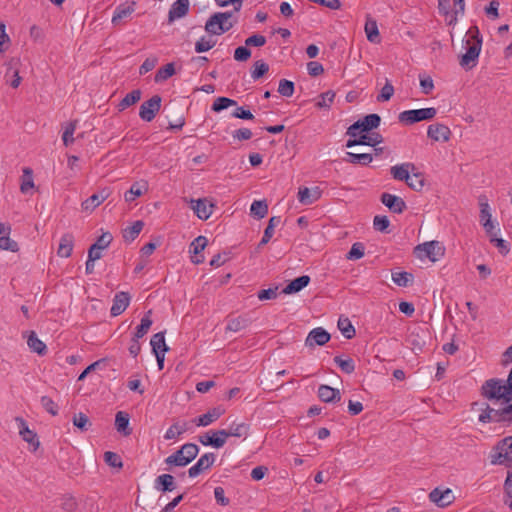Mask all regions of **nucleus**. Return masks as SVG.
<instances>
[{"label":"nucleus","mask_w":512,"mask_h":512,"mask_svg":"<svg viewBox=\"0 0 512 512\" xmlns=\"http://www.w3.org/2000/svg\"><path fill=\"white\" fill-rule=\"evenodd\" d=\"M240 8L241 4L238 3L231 11L212 14L205 23V31L211 35H221L229 31L238 21L236 13Z\"/></svg>","instance_id":"nucleus-1"},{"label":"nucleus","mask_w":512,"mask_h":512,"mask_svg":"<svg viewBox=\"0 0 512 512\" xmlns=\"http://www.w3.org/2000/svg\"><path fill=\"white\" fill-rule=\"evenodd\" d=\"M466 36V52L461 56L460 65L465 69H472L476 66L481 51L482 36L477 26H471Z\"/></svg>","instance_id":"nucleus-2"},{"label":"nucleus","mask_w":512,"mask_h":512,"mask_svg":"<svg viewBox=\"0 0 512 512\" xmlns=\"http://www.w3.org/2000/svg\"><path fill=\"white\" fill-rule=\"evenodd\" d=\"M507 383L502 379L491 378L486 380L481 387V395L488 399L500 402L506 406L512 401V393L507 394Z\"/></svg>","instance_id":"nucleus-3"},{"label":"nucleus","mask_w":512,"mask_h":512,"mask_svg":"<svg viewBox=\"0 0 512 512\" xmlns=\"http://www.w3.org/2000/svg\"><path fill=\"white\" fill-rule=\"evenodd\" d=\"M479 421L483 423H512V401L508 405L498 409L492 408L486 404V407L479 415Z\"/></svg>","instance_id":"nucleus-4"},{"label":"nucleus","mask_w":512,"mask_h":512,"mask_svg":"<svg viewBox=\"0 0 512 512\" xmlns=\"http://www.w3.org/2000/svg\"><path fill=\"white\" fill-rule=\"evenodd\" d=\"M437 114V109L434 107L421 108L415 110H406L399 114L398 119L405 125H412L414 123L431 120Z\"/></svg>","instance_id":"nucleus-5"},{"label":"nucleus","mask_w":512,"mask_h":512,"mask_svg":"<svg viewBox=\"0 0 512 512\" xmlns=\"http://www.w3.org/2000/svg\"><path fill=\"white\" fill-rule=\"evenodd\" d=\"M380 122L381 117L378 114H369L349 126L346 134L350 137H358L362 132H369L376 129L380 125Z\"/></svg>","instance_id":"nucleus-6"},{"label":"nucleus","mask_w":512,"mask_h":512,"mask_svg":"<svg viewBox=\"0 0 512 512\" xmlns=\"http://www.w3.org/2000/svg\"><path fill=\"white\" fill-rule=\"evenodd\" d=\"M415 252L419 258L426 257L435 262L444 255V248L438 241H429L416 246Z\"/></svg>","instance_id":"nucleus-7"},{"label":"nucleus","mask_w":512,"mask_h":512,"mask_svg":"<svg viewBox=\"0 0 512 512\" xmlns=\"http://www.w3.org/2000/svg\"><path fill=\"white\" fill-rule=\"evenodd\" d=\"M161 101L159 95H154L149 100L144 101L139 109L140 118L143 121L151 122L161 108Z\"/></svg>","instance_id":"nucleus-8"},{"label":"nucleus","mask_w":512,"mask_h":512,"mask_svg":"<svg viewBox=\"0 0 512 512\" xmlns=\"http://www.w3.org/2000/svg\"><path fill=\"white\" fill-rule=\"evenodd\" d=\"M227 434L223 430H210L199 436V442L204 446L219 448L226 442Z\"/></svg>","instance_id":"nucleus-9"},{"label":"nucleus","mask_w":512,"mask_h":512,"mask_svg":"<svg viewBox=\"0 0 512 512\" xmlns=\"http://www.w3.org/2000/svg\"><path fill=\"white\" fill-rule=\"evenodd\" d=\"M185 450H176V452L169 457L166 458L165 462L168 465L175 466H186L192 460H194L199 452V450H186V455H184Z\"/></svg>","instance_id":"nucleus-10"},{"label":"nucleus","mask_w":512,"mask_h":512,"mask_svg":"<svg viewBox=\"0 0 512 512\" xmlns=\"http://www.w3.org/2000/svg\"><path fill=\"white\" fill-rule=\"evenodd\" d=\"M136 2L129 1L123 4L118 5L115 8L113 17L111 19V23L114 26L121 25L122 21L129 18L132 13L135 11Z\"/></svg>","instance_id":"nucleus-11"},{"label":"nucleus","mask_w":512,"mask_h":512,"mask_svg":"<svg viewBox=\"0 0 512 512\" xmlns=\"http://www.w3.org/2000/svg\"><path fill=\"white\" fill-rule=\"evenodd\" d=\"M429 499L439 507H446L454 501L455 497L449 488L445 490L435 488L430 492Z\"/></svg>","instance_id":"nucleus-12"},{"label":"nucleus","mask_w":512,"mask_h":512,"mask_svg":"<svg viewBox=\"0 0 512 512\" xmlns=\"http://www.w3.org/2000/svg\"><path fill=\"white\" fill-rule=\"evenodd\" d=\"M330 338V334L325 329L321 327L314 328L309 332L305 340V345L307 347H315L316 345L323 346Z\"/></svg>","instance_id":"nucleus-13"},{"label":"nucleus","mask_w":512,"mask_h":512,"mask_svg":"<svg viewBox=\"0 0 512 512\" xmlns=\"http://www.w3.org/2000/svg\"><path fill=\"white\" fill-rule=\"evenodd\" d=\"M427 136L433 141L447 142L451 136V130L444 124H432L428 126Z\"/></svg>","instance_id":"nucleus-14"},{"label":"nucleus","mask_w":512,"mask_h":512,"mask_svg":"<svg viewBox=\"0 0 512 512\" xmlns=\"http://www.w3.org/2000/svg\"><path fill=\"white\" fill-rule=\"evenodd\" d=\"M131 297L128 292H118L115 294L113 298V304L110 309V313L112 316L116 317L122 314L126 308L129 306Z\"/></svg>","instance_id":"nucleus-15"},{"label":"nucleus","mask_w":512,"mask_h":512,"mask_svg":"<svg viewBox=\"0 0 512 512\" xmlns=\"http://www.w3.org/2000/svg\"><path fill=\"white\" fill-rule=\"evenodd\" d=\"M381 202L392 212L400 214L406 209L405 201L396 195L383 193Z\"/></svg>","instance_id":"nucleus-16"},{"label":"nucleus","mask_w":512,"mask_h":512,"mask_svg":"<svg viewBox=\"0 0 512 512\" xmlns=\"http://www.w3.org/2000/svg\"><path fill=\"white\" fill-rule=\"evenodd\" d=\"M190 204L198 218L207 220L211 216L214 205L208 202L207 199H191Z\"/></svg>","instance_id":"nucleus-17"},{"label":"nucleus","mask_w":512,"mask_h":512,"mask_svg":"<svg viewBox=\"0 0 512 512\" xmlns=\"http://www.w3.org/2000/svg\"><path fill=\"white\" fill-rule=\"evenodd\" d=\"M110 195L108 188H103L97 193H94L85 201L82 202V209L85 211H93L101 203H103Z\"/></svg>","instance_id":"nucleus-18"},{"label":"nucleus","mask_w":512,"mask_h":512,"mask_svg":"<svg viewBox=\"0 0 512 512\" xmlns=\"http://www.w3.org/2000/svg\"><path fill=\"white\" fill-rule=\"evenodd\" d=\"M189 0H176L172 5L168 13L169 23L174 22L187 15L189 11Z\"/></svg>","instance_id":"nucleus-19"},{"label":"nucleus","mask_w":512,"mask_h":512,"mask_svg":"<svg viewBox=\"0 0 512 512\" xmlns=\"http://www.w3.org/2000/svg\"><path fill=\"white\" fill-rule=\"evenodd\" d=\"M415 170V165L413 163L407 162L392 166L390 173L395 180L404 181L406 183L409 180L410 173Z\"/></svg>","instance_id":"nucleus-20"},{"label":"nucleus","mask_w":512,"mask_h":512,"mask_svg":"<svg viewBox=\"0 0 512 512\" xmlns=\"http://www.w3.org/2000/svg\"><path fill=\"white\" fill-rule=\"evenodd\" d=\"M317 394L319 399L325 403H337L341 400L340 391L328 385H320Z\"/></svg>","instance_id":"nucleus-21"},{"label":"nucleus","mask_w":512,"mask_h":512,"mask_svg":"<svg viewBox=\"0 0 512 512\" xmlns=\"http://www.w3.org/2000/svg\"><path fill=\"white\" fill-rule=\"evenodd\" d=\"M224 413V409L221 407H215L209 410L208 412L200 415L199 417L195 418L193 420V423L196 426H208L217 419L220 418V416Z\"/></svg>","instance_id":"nucleus-22"},{"label":"nucleus","mask_w":512,"mask_h":512,"mask_svg":"<svg viewBox=\"0 0 512 512\" xmlns=\"http://www.w3.org/2000/svg\"><path fill=\"white\" fill-rule=\"evenodd\" d=\"M321 197V191L318 187L309 189L307 187L300 188L298 191V200L303 205H310Z\"/></svg>","instance_id":"nucleus-23"},{"label":"nucleus","mask_w":512,"mask_h":512,"mask_svg":"<svg viewBox=\"0 0 512 512\" xmlns=\"http://www.w3.org/2000/svg\"><path fill=\"white\" fill-rule=\"evenodd\" d=\"M74 247V236L71 233L64 234L59 242L57 255L62 258L71 256Z\"/></svg>","instance_id":"nucleus-24"},{"label":"nucleus","mask_w":512,"mask_h":512,"mask_svg":"<svg viewBox=\"0 0 512 512\" xmlns=\"http://www.w3.org/2000/svg\"><path fill=\"white\" fill-rule=\"evenodd\" d=\"M207 242L205 236H198L193 240L190 245V252L194 254V256L191 257L193 263L200 264L204 261V257L202 255L198 257V254L205 249Z\"/></svg>","instance_id":"nucleus-25"},{"label":"nucleus","mask_w":512,"mask_h":512,"mask_svg":"<svg viewBox=\"0 0 512 512\" xmlns=\"http://www.w3.org/2000/svg\"><path fill=\"white\" fill-rule=\"evenodd\" d=\"M16 423L19 430V434L22 436V438L29 444L35 446V448H38L39 442L37 440V435L28 428L24 419L16 418Z\"/></svg>","instance_id":"nucleus-26"},{"label":"nucleus","mask_w":512,"mask_h":512,"mask_svg":"<svg viewBox=\"0 0 512 512\" xmlns=\"http://www.w3.org/2000/svg\"><path fill=\"white\" fill-rule=\"evenodd\" d=\"M250 319L246 316L232 317L227 320L226 331L240 332L246 329L250 324Z\"/></svg>","instance_id":"nucleus-27"},{"label":"nucleus","mask_w":512,"mask_h":512,"mask_svg":"<svg viewBox=\"0 0 512 512\" xmlns=\"http://www.w3.org/2000/svg\"><path fill=\"white\" fill-rule=\"evenodd\" d=\"M310 283V277L308 275H302L292 280L284 289V294H293L301 291L303 288L308 286Z\"/></svg>","instance_id":"nucleus-28"},{"label":"nucleus","mask_w":512,"mask_h":512,"mask_svg":"<svg viewBox=\"0 0 512 512\" xmlns=\"http://www.w3.org/2000/svg\"><path fill=\"white\" fill-rule=\"evenodd\" d=\"M148 185L147 182H135L130 189L125 193L124 198L127 202L134 201L137 197L141 196L143 193L147 192Z\"/></svg>","instance_id":"nucleus-29"},{"label":"nucleus","mask_w":512,"mask_h":512,"mask_svg":"<svg viewBox=\"0 0 512 512\" xmlns=\"http://www.w3.org/2000/svg\"><path fill=\"white\" fill-rule=\"evenodd\" d=\"M155 488L162 492H170L175 489L174 477L170 474H162L155 479Z\"/></svg>","instance_id":"nucleus-30"},{"label":"nucleus","mask_w":512,"mask_h":512,"mask_svg":"<svg viewBox=\"0 0 512 512\" xmlns=\"http://www.w3.org/2000/svg\"><path fill=\"white\" fill-rule=\"evenodd\" d=\"M144 227V223L141 220L135 221L131 226L126 227L122 234L126 242H132L135 240Z\"/></svg>","instance_id":"nucleus-31"},{"label":"nucleus","mask_w":512,"mask_h":512,"mask_svg":"<svg viewBox=\"0 0 512 512\" xmlns=\"http://www.w3.org/2000/svg\"><path fill=\"white\" fill-rule=\"evenodd\" d=\"M344 160L351 164H360V165L366 166L372 162L373 157L369 153L357 154V153L347 152Z\"/></svg>","instance_id":"nucleus-32"},{"label":"nucleus","mask_w":512,"mask_h":512,"mask_svg":"<svg viewBox=\"0 0 512 512\" xmlns=\"http://www.w3.org/2000/svg\"><path fill=\"white\" fill-rule=\"evenodd\" d=\"M490 462L493 465H504L509 467L512 462V450H501L490 456Z\"/></svg>","instance_id":"nucleus-33"},{"label":"nucleus","mask_w":512,"mask_h":512,"mask_svg":"<svg viewBox=\"0 0 512 512\" xmlns=\"http://www.w3.org/2000/svg\"><path fill=\"white\" fill-rule=\"evenodd\" d=\"M27 345L33 352H36L39 355L45 354L47 349L45 343L37 337V334L34 331L29 332Z\"/></svg>","instance_id":"nucleus-34"},{"label":"nucleus","mask_w":512,"mask_h":512,"mask_svg":"<svg viewBox=\"0 0 512 512\" xmlns=\"http://www.w3.org/2000/svg\"><path fill=\"white\" fill-rule=\"evenodd\" d=\"M281 223L280 216H273L270 218L267 227L264 230V235L259 243V246L266 245L274 235V229Z\"/></svg>","instance_id":"nucleus-35"},{"label":"nucleus","mask_w":512,"mask_h":512,"mask_svg":"<svg viewBox=\"0 0 512 512\" xmlns=\"http://www.w3.org/2000/svg\"><path fill=\"white\" fill-rule=\"evenodd\" d=\"M141 91L139 89L128 93L117 105L119 111H124L128 107L136 104L141 99Z\"/></svg>","instance_id":"nucleus-36"},{"label":"nucleus","mask_w":512,"mask_h":512,"mask_svg":"<svg viewBox=\"0 0 512 512\" xmlns=\"http://www.w3.org/2000/svg\"><path fill=\"white\" fill-rule=\"evenodd\" d=\"M479 206H480V222L482 223L483 226H487L488 223L490 224V222H492V220H491L492 214H491L490 206L488 204V200L483 195L479 197Z\"/></svg>","instance_id":"nucleus-37"},{"label":"nucleus","mask_w":512,"mask_h":512,"mask_svg":"<svg viewBox=\"0 0 512 512\" xmlns=\"http://www.w3.org/2000/svg\"><path fill=\"white\" fill-rule=\"evenodd\" d=\"M115 426L118 432L129 435V415L123 411L117 412L115 416Z\"/></svg>","instance_id":"nucleus-38"},{"label":"nucleus","mask_w":512,"mask_h":512,"mask_svg":"<svg viewBox=\"0 0 512 512\" xmlns=\"http://www.w3.org/2000/svg\"><path fill=\"white\" fill-rule=\"evenodd\" d=\"M365 32L367 35V39L372 43H379V30L377 26V22L371 18H368L365 23Z\"/></svg>","instance_id":"nucleus-39"},{"label":"nucleus","mask_w":512,"mask_h":512,"mask_svg":"<svg viewBox=\"0 0 512 512\" xmlns=\"http://www.w3.org/2000/svg\"><path fill=\"white\" fill-rule=\"evenodd\" d=\"M151 314H152V311L149 310L144 316L143 318L141 319V323L140 325L137 326L136 328V331L134 333V336L135 338H142L144 335L147 334V332L149 331L151 325H152V319H151Z\"/></svg>","instance_id":"nucleus-40"},{"label":"nucleus","mask_w":512,"mask_h":512,"mask_svg":"<svg viewBox=\"0 0 512 512\" xmlns=\"http://www.w3.org/2000/svg\"><path fill=\"white\" fill-rule=\"evenodd\" d=\"M153 353H159V350L162 352L168 351V346L165 343V333L158 332L154 334L150 341Z\"/></svg>","instance_id":"nucleus-41"},{"label":"nucleus","mask_w":512,"mask_h":512,"mask_svg":"<svg viewBox=\"0 0 512 512\" xmlns=\"http://www.w3.org/2000/svg\"><path fill=\"white\" fill-rule=\"evenodd\" d=\"M103 459L105 463L111 468L120 470L123 467L121 456L111 450H106L103 455Z\"/></svg>","instance_id":"nucleus-42"},{"label":"nucleus","mask_w":512,"mask_h":512,"mask_svg":"<svg viewBox=\"0 0 512 512\" xmlns=\"http://www.w3.org/2000/svg\"><path fill=\"white\" fill-rule=\"evenodd\" d=\"M251 215L258 219L264 218L268 213V205L264 200H255L251 204L250 208Z\"/></svg>","instance_id":"nucleus-43"},{"label":"nucleus","mask_w":512,"mask_h":512,"mask_svg":"<svg viewBox=\"0 0 512 512\" xmlns=\"http://www.w3.org/2000/svg\"><path fill=\"white\" fill-rule=\"evenodd\" d=\"M175 74V67L173 63H168L158 69L155 74V82L160 83L166 81L168 78L172 77Z\"/></svg>","instance_id":"nucleus-44"},{"label":"nucleus","mask_w":512,"mask_h":512,"mask_svg":"<svg viewBox=\"0 0 512 512\" xmlns=\"http://www.w3.org/2000/svg\"><path fill=\"white\" fill-rule=\"evenodd\" d=\"M409 180L406 182V184L413 189L414 191H421L425 185V179L422 173L420 172H411Z\"/></svg>","instance_id":"nucleus-45"},{"label":"nucleus","mask_w":512,"mask_h":512,"mask_svg":"<svg viewBox=\"0 0 512 512\" xmlns=\"http://www.w3.org/2000/svg\"><path fill=\"white\" fill-rule=\"evenodd\" d=\"M338 328L346 339H352L355 336V328L348 318L340 317L338 320Z\"/></svg>","instance_id":"nucleus-46"},{"label":"nucleus","mask_w":512,"mask_h":512,"mask_svg":"<svg viewBox=\"0 0 512 512\" xmlns=\"http://www.w3.org/2000/svg\"><path fill=\"white\" fill-rule=\"evenodd\" d=\"M393 282L400 287H407L413 281V275L408 272H392Z\"/></svg>","instance_id":"nucleus-47"},{"label":"nucleus","mask_w":512,"mask_h":512,"mask_svg":"<svg viewBox=\"0 0 512 512\" xmlns=\"http://www.w3.org/2000/svg\"><path fill=\"white\" fill-rule=\"evenodd\" d=\"M269 71V65L263 60H257L252 67L251 77L253 80H258Z\"/></svg>","instance_id":"nucleus-48"},{"label":"nucleus","mask_w":512,"mask_h":512,"mask_svg":"<svg viewBox=\"0 0 512 512\" xmlns=\"http://www.w3.org/2000/svg\"><path fill=\"white\" fill-rule=\"evenodd\" d=\"M334 362L346 374H351L355 371V363L352 358L343 359L341 356H335Z\"/></svg>","instance_id":"nucleus-49"},{"label":"nucleus","mask_w":512,"mask_h":512,"mask_svg":"<svg viewBox=\"0 0 512 512\" xmlns=\"http://www.w3.org/2000/svg\"><path fill=\"white\" fill-rule=\"evenodd\" d=\"M227 434V438L230 436L234 437H246L248 433V426L244 423L233 424L229 429L224 430Z\"/></svg>","instance_id":"nucleus-50"},{"label":"nucleus","mask_w":512,"mask_h":512,"mask_svg":"<svg viewBox=\"0 0 512 512\" xmlns=\"http://www.w3.org/2000/svg\"><path fill=\"white\" fill-rule=\"evenodd\" d=\"M236 105H237V102L233 99H230L227 97H218L215 99V101L212 105V110L214 112H220L224 109H227L228 107L236 106Z\"/></svg>","instance_id":"nucleus-51"},{"label":"nucleus","mask_w":512,"mask_h":512,"mask_svg":"<svg viewBox=\"0 0 512 512\" xmlns=\"http://www.w3.org/2000/svg\"><path fill=\"white\" fill-rule=\"evenodd\" d=\"M294 83L287 79L279 81L278 92L284 97H291L294 94Z\"/></svg>","instance_id":"nucleus-52"},{"label":"nucleus","mask_w":512,"mask_h":512,"mask_svg":"<svg viewBox=\"0 0 512 512\" xmlns=\"http://www.w3.org/2000/svg\"><path fill=\"white\" fill-rule=\"evenodd\" d=\"M335 97V93L331 90L321 93L319 95V101L316 103L318 108H330Z\"/></svg>","instance_id":"nucleus-53"},{"label":"nucleus","mask_w":512,"mask_h":512,"mask_svg":"<svg viewBox=\"0 0 512 512\" xmlns=\"http://www.w3.org/2000/svg\"><path fill=\"white\" fill-rule=\"evenodd\" d=\"M76 124V121H72L66 126L62 135V140L65 146H69L74 142L73 134L76 130Z\"/></svg>","instance_id":"nucleus-54"},{"label":"nucleus","mask_w":512,"mask_h":512,"mask_svg":"<svg viewBox=\"0 0 512 512\" xmlns=\"http://www.w3.org/2000/svg\"><path fill=\"white\" fill-rule=\"evenodd\" d=\"M23 180L20 186V190L22 193H27L30 189L34 187V182L32 178V171L30 168H25L24 170Z\"/></svg>","instance_id":"nucleus-55"},{"label":"nucleus","mask_w":512,"mask_h":512,"mask_svg":"<svg viewBox=\"0 0 512 512\" xmlns=\"http://www.w3.org/2000/svg\"><path fill=\"white\" fill-rule=\"evenodd\" d=\"M365 247L362 243L356 242L352 245L347 254L348 260H358L364 256Z\"/></svg>","instance_id":"nucleus-56"},{"label":"nucleus","mask_w":512,"mask_h":512,"mask_svg":"<svg viewBox=\"0 0 512 512\" xmlns=\"http://www.w3.org/2000/svg\"><path fill=\"white\" fill-rule=\"evenodd\" d=\"M216 44V41H213L211 39H206V37H201L196 43H195V51L197 53H203L210 49H212Z\"/></svg>","instance_id":"nucleus-57"},{"label":"nucleus","mask_w":512,"mask_h":512,"mask_svg":"<svg viewBox=\"0 0 512 512\" xmlns=\"http://www.w3.org/2000/svg\"><path fill=\"white\" fill-rule=\"evenodd\" d=\"M60 507L68 512L74 511L77 507L75 498L71 495H64L60 499Z\"/></svg>","instance_id":"nucleus-58"},{"label":"nucleus","mask_w":512,"mask_h":512,"mask_svg":"<svg viewBox=\"0 0 512 512\" xmlns=\"http://www.w3.org/2000/svg\"><path fill=\"white\" fill-rule=\"evenodd\" d=\"M42 407L51 415L58 414V405L48 396H42L40 399Z\"/></svg>","instance_id":"nucleus-59"},{"label":"nucleus","mask_w":512,"mask_h":512,"mask_svg":"<svg viewBox=\"0 0 512 512\" xmlns=\"http://www.w3.org/2000/svg\"><path fill=\"white\" fill-rule=\"evenodd\" d=\"M359 136L364 139V142L361 145L374 147L383 142V137L379 133H372L371 135L360 134Z\"/></svg>","instance_id":"nucleus-60"},{"label":"nucleus","mask_w":512,"mask_h":512,"mask_svg":"<svg viewBox=\"0 0 512 512\" xmlns=\"http://www.w3.org/2000/svg\"><path fill=\"white\" fill-rule=\"evenodd\" d=\"M390 225V221L387 216L377 215L374 217L373 226L374 229L380 232H386Z\"/></svg>","instance_id":"nucleus-61"},{"label":"nucleus","mask_w":512,"mask_h":512,"mask_svg":"<svg viewBox=\"0 0 512 512\" xmlns=\"http://www.w3.org/2000/svg\"><path fill=\"white\" fill-rule=\"evenodd\" d=\"M394 94V87L392 84L387 80L385 85L381 89V93L378 95L377 100L378 101H388L391 99V97Z\"/></svg>","instance_id":"nucleus-62"},{"label":"nucleus","mask_w":512,"mask_h":512,"mask_svg":"<svg viewBox=\"0 0 512 512\" xmlns=\"http://www.w3.org/2000/svg\"><path fill=\"white\" fill-rule=\"evenodd\" d=\"M251 57L250 49L245 46H239L234 51V59L239 62L247 61Z\"/></svg>","instance_id":"nucleus-63"},{"label":"nucleus","mask_w":512,"mask_h":512,"mask_svg":"<svg viewBox=\"0 0 512 512\" xmlns=\"http://www.w3.org/2000/svg\"><path fill=\"white\" fill-rule=\"evenodd\" d=\"M0 248L3 250L16 252L18 250V244L9 236H0Z\"/></svg>","instance_id":"nucleus-64"}]
</instances>
